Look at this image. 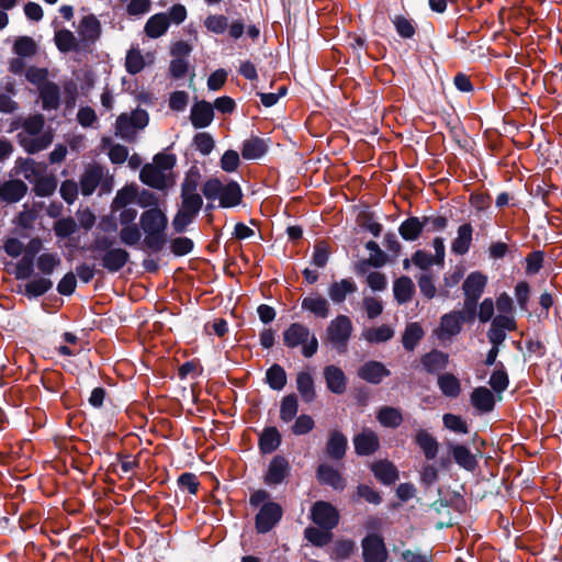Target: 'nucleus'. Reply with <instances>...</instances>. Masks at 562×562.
I'll return each instance as SVG.
<instances>
[{"label": "nucleus", "mask_w": 562, "mask_h": 562, "mask_svg": "<svg viewBox=\"0 0 562 562\" xmlns=\"http://www.w3.org/2000/svg\"><path fill=\"white\" fill-rule=\"evenodd\" d=\"M139 225L144 233L142 249L153 254L160 252L168 243V216L160 207H151L142 212Z\"/></svg>", "instance_id": "obj_1"}, {"label": "nucleus", "mask_w": 562, "mask_h": 562, "mask_svg": "<svg viewBox=\"0 0 562 562\" xmlns=\"http://www.w3.org/2000/svg\"><path fill=\"white\" fill-rule=\"evenodd\" d=\"M202 194L207 201H215L218 199L220 207L231 209L239 205L243 202V190L239 183L231 180L224 184L218 178H209L202 184Z\"/></svg>", "instance_id": "obj_2"}, {"label": "nucleus", "mask_w": 562, "mask_h": 562, "mask_svg": "<svg viewBox=\"0 0 562 562\" xmlns=\"http://www.w3.org/2000/svg\"><path fill=\"white\" fill-rule=\"evenodd\" d=\"M353 326L347 315H338L329 322L325 331V341L339 353L347 351Z\"/></svg>", "instance_id": "obj_3"}, {"label": "nucleus", "mask_w": 562, "mask_h": 562, "mask_svg": "<svg viewBox=\"0 0 562 562\" xmlns=\"http://www.w3.org/2000/svg\"><path fill=\"white\" fill-rule=\"evenodd\" d=\"M283 509L276 502H266L259 508L255 517V528L258 533H267L271 531L282 519Z\"/></svg>", "instance_id": "obj_4"}, {"label": "nucleus", "mask_w": 562, "mask_h": 562, "mask_svg": "<svg viewBox=\"0 0 562 562\" xmlns=\"http://www.w3.org/2000/svg\"><path fill=\"white\" fill-rule=\"evenodd\" d=\"M338 509L328 502L317 501L311 508V519L319 528L333 530L339 524Z\"/></svg>", "instance_id": "obj_5"}, {"label": "nucleus", "mask_w": 562, "mask_h": 562, "mask_svg": "<svg viewBox=\"0 0 562 562\" xmlns=\"http://www.w3.org/2000/svg\"><path fill=\"white\" fill-rule=\"evenodd\" d=\"M363 562H386L389 552L382 536L368 533L361 540Z\"/></svg>", "instance_id": "obj_6"}, {"label": "nucleus", "mask_w": 562, "mask_h": 562, "mask_svg": "<svg viewBox=\"0 0 562 562\" xmlns=\"http://www.w3.org/2000/svg\"><path fill=\"white\" fill-rule=\"evenodd\" d=\"M290 472L291 465L288 459L282 454H276L265 472L263 482L269 486L280 485L290 475Z\"/></svg>", "instance_id": "obj_7"}, {"label": "nucleus", "mask_w": 562, "mask_h": 562, "mask_svg": "<svg viewBox=\"0 0 562 562\" xmlns=\"http://www.w3.org/2000/svg\"><path fill=\"white\" fill-rule=\"evenodd\" d=\"M448 450L452 460L463 470L473 473L479 467V460L470 448L463 443L449 442Z\"/></svg>", "instance_id": "obj_8"}, {"label": "nucleus", "mask_w": 562, "mask_h": 562, "mask_svg": "<svg viewBox=\"0 0 562 562\" xmlns=\"http://www.w3.org/2000/svg\"><path fill=\"white\" fill-rule=\"evenodd\" d=\"M130 252L122 247L109 249V251L101 256H94L95 259L100 258L102 268L110 273H116L122 270L130 261Z\"/></svg>", "instance_id": "obj_9"}, {"label": "nucleus", "mask_w": 562, "mask_h": 562, "mask_svg": "<svg viewBox=\"0 0 562 562\" xmlns=\"http://www.w3.org/2000/svg\"><path fill=\"white\" fill-rule=\"evenodd\" d=\"M101 23L93 14L85 15L79 25V34L83 48L94 44L101 36Z\"/></svg>", "instance_id": "obj_10"}, {"label": "nucleus", "mask_w": 562, "mask_h": 562, "mask_svg": "<svg viewBox=\"0 0 562 562\" xmlns=\"http://www.w3.org/2000/svg\"><path fill=\"white\" fill-rule=\"evenodd\" d=\"M316 479L321 485H327L336 491H344L347 485L341 473L329 464H319L316 469Z\"/></svg>", "instance_id": "obj_11"}, {"label": "nucleus", "mask_w": 562, "mask_h": 562, "mask_svg": "<svg viewBox=\"0 0 562 562\" xmlns=\"http://www.w3.org/2000/svg\"><path fill=\"white\" fill-rule=\"evenodd\" d=\"M357 374L361 380L368 383L380 384L391 372L382 362L370 360L358 369Z\"/></svg>", "instance_id": "obj_12"}, {"label": "nucleus", "mask_w": 562, "mask_h": 562, "mask_svg": "<svg viewBox=\"0 0 562 562\" xmlns=\"http://www.w3.org/2000/svg\"><path fill=\"white\" fill-rule=\"evenodd\" d=\"M370 470L374 477L386 486L395 484V482L400 479V472L397 468L389 460H379L372 462Z\"/></svg>", "instance_id": "obj_13"}, {"label": "nucleus", "mask_w": 562, "mask_h": 562, "mask_svg": "<svg viewBox=\"0 0 562 562\" xmlns=\"http://www.w3.org/2000/svg\"><path fill=\"white\" fill-rule=\"evenodd\" d=\"M310 328L302 323L290 324L282 333L283 345L286 348L295 349L299 346L303 347L304 341L307 340Z\"/></svg>", "instance_id": "obj_14"}, {"label": "nucleus", "mask_w": 562, "mask_h": 562, "mask_svg": "<svg viewBox=\"0 0 562 562\" xmlns=\"http://www.w3.org/2000/svg\"><path fill=\"white\" fill-rule=\"evenodd\" d=\"M423 369L428 374H439L449 363V355L438 349H431L420 357Z\"/></svg>", "instance_id": "obj_15"}, {"label": "nucleus", "mask_w": 562, "mask_h": 562, "mask_svg": "<svg viewBox=\"0 0 562 562\" xmlns=\"http://www.w3.org/2000/svg\"><path fill=\"white\" fill-rule=\"evenodd\" d=\"M214 119L213 105L205 100L198 101L191 108L190 121L193 127H207Z\"/></svg>", "instance_id": "obj_16"}, {"label": "nucleus", "mask_w": 562, "mask_h": 562, "mask_svg": "<svg viewBox=\"0 0 562 562\" xmlns=\"http://www.w3.org/2000/svg\"><path fill=\"white\" fill-rule=\"evenodd\" d=\"M355 452L358 456H371L380 448L378 435L372 430H363L353 437Z\"/></svg>", "instance_id": "obj_17"}, {"label": "nucleus", "mask_w": 562, "mask_h": 562, "mask_svg": "<svg viewBox=\"0 0 562 562\" xmlns=\"http://www.w3.org/2000/svg\"><path fill=\"white\" fill-rule=\"evenodd\" d=\"M324 379L327 389L337 395L345 393L347 389V378L341 368L329 364L324 368Z\"/></svg>", "instance_id": "obj_18"}, {"label": "nucleus", "mask_w": 562, "mask_h": 562, "mask_svg": "<svg viewBox=\"0 0 562 562\" xmlns=\"http://www.w3.org/2000/svg\"><path fill=\"white\" fill-rule=\"evenodd\" d=\"M487 284V277L481 271L468 274L462 283L464 297L480 300Z\"/></svg>", "instance_id": "obj_19"}, {"label": "nucleus", "mask_w": 562, "mask_h": 562, "mask_svg": "<svg viewBox=\"0 0 562 562\" xmlns=\"http://www.w3.org/2000/svg\"><path fill=\"white\" fill-rule=\"evenodd\" d=\"M282 443V436L276 426H267L259 434L258 448L261 454L274 452Z\"/></svg>", "instance_id": "obj_20"}, {"label": "nucleus", "mask_w": 562, "mask_h": 562, "mask_svg": "<svg viewBox=\"0 0 562 562\" xmlns=\"http://www.w3.org/2000/svg\"><path fill=\"white\" fill-rule=\"evenodd\" d=\"M471 405L480 413H490L495 407V396L486 386H477L470 394Z\"/></svg>", "instance_id": "obj_21"}, {"label": "nucleus", "mask_w": 562, "mask_h": 562, "mask_svg": "<svg viewBox=\"0 0 562 562\" xmlns=\"http://www.w3.org/2000/svg\"><path fill=\"white\" fill-rule=\"evenodd\" d=\"M42 109L45 111L57 110L60 106V89L54 81H45L38 89Z\"/></svg>", "instance_id": "obj_22"}, {"label": "nucleus", "mask_w": 562, "mask_h": 562, "mask_svg": "<svg viewBox=\"0 0 562 562\" xmlns=\"http://www.w3.org/2000/svg\"><path fill=\"white\" fill-rule=\"evenodd\" d=\"M473 226L464 223L458 227L457 237L451 241V251L457 256H464L469 252L473 240Z\"/></svg>", "instance_id": "obj_23"}, {"label": "nucleus", "mask_w": 562, "mask_h": 562, "mask_svg": "<svg viewBox=\"0 0 562 562\" xmlns=\"http://www.w3.org/2000/svg\"><path fill=\"white\" fill-rule=\"evenodd\" d=\"M27 192V186L20 179L4 181L0 184V199L7 203L19 202Z\"/></svg>", "instance_id": "obj_24"}, {"label": "nucleus", "mask_w": 562, "mask_h": 562, "mask_svg": "<svg viewBox=\"0 0 562 562\" xmlns=\"http://www.w3.org/2000/svg\"><path fill=\"white\" fill-rule=\"evenodd\" d=\"M301 307L322 319L327 318L330 314L329 303L321 294L305 296L301 302Z\"/></svg>", "instance_id": "obj_25"}, {"label": "nucleus", "mask_w": 562, "mask_h": 562, "mask_svg": "<svg viewBox=\"0 0 562 562\" xmlns=\"http://www.w3.org/2000/svg\"><path fill=\"white\" fill-rule=\"evenodd\" d=\"M268 144L265 138L251 135L245 139L241 146V156L246 160H256L265 156L268 151Z\"/></svg>", "instance_id": "obj_26"}, {"label": "nucleus", "mask_w": 562, "mask_h": 562, "mask_svg": "<svg viewBox=\"0 0 562 562\" xmlns=\"http://www.w3.org/2000/svg\"><path fill=\"white\" fill-rule=\"evenodd\" d=\"M199 213L200 211L180 203L171 221L173 232L176 234H182L187 232L188 226L193 223Z\"/></svg>", "instance_id": "obj_27"}, {"label": "nucleus", "mask_w": 562, "mask_h": 562, "mask_svg": "<svg viewBox=\"0 0 562 562\" xmlns=\"http://www.w3.org/2000/svg\"><path fill=\"white\" fill-rule=\"evenodd\" d=\"M358 288L356 282L351 278L341 279L340 281H334L328 288V296L336 303H342L347 295L357 292Z\"/></svg>", "instance_id": "obj_28"}, {"label": "nucleus", "mask_w": 562, "mask_h": 562, "mask_svg": "<svg viewBox=\"0 0 562 562\" xmlns=\"http://www.w3.org/2000/svg\"><path fill=\"white\" fill-rule=\"evenodd\" d=\"M347 446V437L339 430H333L326 443V453L330 459L341 460L346 454Z\"/></svg>", "instance_id": "obj_29"}, {"label": "nucleus", "mask_w": 562, "mask_h": 562, "mask_svg": "<svg viewBox=\"0 0 562 562\" xmlns=\"http://www.w3.org/2000/svg\"><path fill=\"white\" fill-rule=\"evenodd\" d=\"M55 44L60 53L80 52L83 48L81 42H79L74 33L67 29H61L55 32Z\"/></svg>", "instance_id": "obj_30"}, {"label": "nucleus", "mask_w": 562, "mask_h": 562, "mask_svg": "<svg viewBox=\"0 0 562 562\" xmlns=\"http://www.w3.org/2000/svg\"><path fill=\"white\" fill-rule=\"evenodd\" d=\"M296 390L305 403H312L316 398L315 382L308 371H300L295 379Z\"/></svg>", "instance_id": "obj_31"}, {"label": "nucleus", "mask_w": 562, "mask_h": 562, "mask_svg": "<svg viewBox=\"0 0 562 562\" xmlns=\"http://www.w3.org/2000/svg\"><path fill=\"white\" fill-rule=\"evenodd\" d=\"M138 196V186L136 183H131L124 186L120 189L111 203V212L114 213L128 204L136 202Z\"/></svg>", "instance_id": "obj_32"}, {"label": "nucleus", "mask_w": 562, "mask_h": 562, "mask_svg": "<svg viewBox=\"0 0 562 562\" xmlns=\"http://www.w3.org/2000/svg\"><path fill=\"white\" fill-rule=\"evenodd\" d=\"M139 179L144 184L153 189L164 190L166 188L165 175L154 165L146 164L139 172Z\"/></svg>", "instance_id": "obj_33"}, {"label": "nucleus", "mask_w": 562, "mask_h": 562, "mask_svg": "<svg viewBox=\"0 0 562 562\" xmlns=\"http://www.w3.org/2000/svg\"><path fill=\"white\" fill-rule=\"evenodd\" d=\"M394 299L398 304H405L413 299L415 294V284L407 276H402L393 284Z\"/></svg>", "instance_id": "obj_34"}, {"label": "nucleus", "mask_w": 562, "mask_h": 562, "mask_svg": "<svg viewBox=\"0 0 562 562\" xmlns=\"http://www.w3.org/2000/svg\"><path fill=\"white\" fill-rule=\"evenodd\" d=\"M170 25V19L167 13H156L151 15L145 24V33L150 38L162 36Z\"/></svg>", "instance_id": "obj_35"}, {"label": "nucleus", "mask_w": 562, "mask_h": 562, "mask_svg": "<svg viewBox=\"0 0 562 562\" xmlns=\"http://www.w3.org/2000/svg\"><path fill=\"white\" fill-rule=\"evenodd\" d=\"M423 232V224L418 216H408L398 226V234L405 241L417 240Z\"/></svg>", "instance_id": "obj_36"}, {"label": "nucleus", "mask_w": 562, "mask_h": 562, "mask_svg": "<svg viewBox=\"0 0 562 562\" xmlns=\"http://www.w3.org/2000/svg\"><path fill=\"white\" fill-rule=\"evenodd\" d=\"M20 145L29 154H36L41 150L46 149L53 143V135L46 132L35 138L23 137L22 134L18 135Z\"/></svg>", "instance_id": "obj_37"}, {"label": "nucleus", "mask_w": 562, "mask_h": 562, "mask_svg": "<svg viewBox=\"0 0 562 562\" xmlns=\"http://www.w3.org/2000/svg\"><path fill=\"white\" fill-rule=\"evenodd\" d=\"M103 173L99 166L87 169L80 178L81 193L86 196L91 195L98 188Z\"/></svg>", "instance_id": "obj_38"}, {"label": "nucleus", "mask_w": 562, "mask_h": 562, "mask_svg": "<svg viewBox=\"0 0 562 562\" xmlns=\"http://www.w3.org/2000/svg\"><path fill=\"white\" fill-rule=\"evenodd\" d=\"M416 445L423 450L427 460H434L438 453V441L425 429H420L415 437Z\"/></svg>", "instance_id": "obj_39"}, {"label": "nucleus", "mask_w": 562, "mask_h": 562, "mask_svg": "<svg viewBox=\"0 0 562 562\" xmlns=\"http://www.w3.org/2000/svg\"><path fill=\"white\" fill-rule=\"evenodd\" d=\"M437 384L441 393L450 398H457L461 393V384L453 373H442L438 375Z\"/></svg>", "instance_id": "obj_40"}, {"label": "nucleus", "mask_w": 562, "mask_h": 562, "mask_svg": "<svg viewBox=\"0 0 562 562\" xmlns=\"http://www.w3.org/2000/svg\"><path fill=\"white\" fill-rule=\"evenodd\" d=\"M288 382V376L284 368L278 363H273L266 371V383L274 391L284 389Z\"/></svg>", "instance_id": "obj_41"}, {"label": "nucleus", "mask_w": 562, "mask_h": 562, "mask_svg": "<svg viewBox=\"0 0 562 562\" xmlns=\"http://www.w3.org/2000/svg\"><path fill=\"white\" fill-rule=\"evenodd\" d=\"M52 288L53 281L50 279L38 277L25 284L23 294L27 299H36L47 293Z\"/></svg>", "instance_id": "obj_42"}, {"label": "nucleus", "mask_w": 562, "mask_h": 562, "mask_svg": "<svg viewBox=\"0 0 562 562\" xmlns=\"http://www.w3.org/2000/svg\"><path fill=\"white\" fill-rule=\"evenodd\" d=\"M424 337L423 327L414 322L409 323L402 336V344L405 350L413 351Z\"/></svg>", "instance_id": "obj_43"}, {"label": "nucleus", "mask_w": 562, "mask_h": 562, "mask_svg": "<svg viewBox=\"0 0 562 562\" xmlns=\"http://www.w3.org/2000/svg\"><path fill=\"white\" fill-rule=\"evenodd\" d=\"M33 191L36 196L45 198L50 196L57 189V178L54 175L42 176L40 175L36 179H34Z\"/></svg>", "instance_id": "obj_44"}, {"label": "nucleus", "mask_w": 562, "mask_h": 562, "mask_svg": "<svg viewBox=\"0 0 562 562\" xmlns=\"http://www.w3.org/2000/svg\"><path fill=\"white\" fill-rule=\"evenodd\" d=\"M488 384L491 389L497 394H501L507 390L509 385V376L502 361H498L496 364V369L490 376Z\"/></svg>", "instance_id": "obj_45"}, {"label": "nucleus", "mask_w": 562, "mask_h": 562, "mask_svg": "<svg viewBox=\"0 0 562 562\" xmlns=\"http://www.w3.org/2000/svg\"><path fill=\"white\" fill-rule=\"evenodd\" d=\"M459 314L460 313L452 311L443 314L440 318L441 330L449 337L457 336L462 329V324L464 322Z\"/></svg>", "instance_id": "obj_46"}, {"label": "nucleus", "mask_w": 562, "mask_h": 562, "mask_svg": "<svg viewBox=\"0 0 562 562\" xmlns=\"http://www.w3.org/2000/svg\"><path fill=\"white\" fill-rule=\"evenodd\" d=\"M396 33L404 40L413 38L416 34V24L412 19L406 18L403 14H397L391 19Z\"/></svg>", "instance_id": "obj_47"}, {"label": "nucleus", "mask_w": 562, "mask_h": 562, "mask_svg": "<svg viewBox=\"0 0 562 562\" xmlns=\"http://www.w3.org/2000/svg\"><path fill=\"white\" fill-rule=\"evenodd\" d=\"M299 411V401L296 394L285 395L280 403V419L284 423L292 422Z\"/></svg>", "instance_id": "obj_48"}, {"label": "nucleus", "mask_w": 562, "mask_h": 562, "mask_svg": "<svg viewBox=\"0 0 562 562\" xmlns=\"http://www.w3.org/2000/svg\"><path fill=\"white\" fill-rule=\"evenodd\" d=\"M142 233L143 231L139 224L125 225L121 227L119 238L123 245L135 247L142 239Z\"/></svg>", "instance_id": "obj_49"}, {"label": "nucleus", "mask_w": 562, "mask_h": 562, "mask_svg": "<svg viewBox=\"0 0 562 562\" xmlns=\"http://www.w3.org/2000/svg\"><path fill=\"white\" fill-rule=\"evenodd\" d=\"M305 539L315 547H324L331 541V530H325L317 527H307L304 530Z\"/></svg>", "instance_id": "obj_50"}, {"label": "nucleus", "mask_w": 562, "mask_h": 562, "mask_svg": "<svg viewBox=\"0 0 562 562\" xmlns=\"http://www.w3.org/2000/svg\"><path fill=\"white\" fill-rule=\"evenodd\" d=\"M379 423L384 427L396 428L403 423V416L397 408L382 407L376 416Z\"/></svg>", "instance_id": "obj_51"}, {"label": "nucleus", "mask_w": 562, "mask_h": 562, "mask_svg": "<svg viewBox=\"0 0 562 562\" xmlns=\"http://www.w3.org/2000/svg\"><path fill=\"white\" fill-rule=\"evenodd\" d=\"M394 330L389 325H381L380 327H371L363 333L364 339L370 344L385 342L392 339Z\"/></svg>", "instance_id": "obj_52"}, {"label": "nucleus", "mask_w": 562, "mask_h": 562, "mask_svg": "<svg viewBox=\"0 0 562 562\" xmlns=\"http://www.w3.org/2000/svg\"><path fill=\"white\" fill-rule=\"evenodd\" d=\"M202 175L200 169L196 166H192L184 175V178L181 182L180 193H194L200 194L198 192V188L201 181Z\"/></svg>", "instance_id": "obj_53"}, {"label": "nucleus", "mask_w": 562, "mask_h": 562, "mask_svg": "<svg viewBox=\"0 0 562 562\" xmlns=\"http://www.w3.org/2000/svg\"><path fill=\"white\" fill-rule=\"evenodd\" d=\"M355 499H363L372 505H380L383 501L379 491L374 490L368 484L361 483L356 487Z\"/></svg>", "instance_id": "obj_54"}, {"label": "nucleus", "mask_w": 562, "mask_h": 562, "mask_svg": "<svg viewBox=\"0 0 562 562\" xmlns=\"http://www.w3.org/2000/svg\"><path fill=\"white\" fill-rule=\"evenodd\" d=\"M60 258L57 254L45 252L37 257V269L45 276H49L60 265Z\"/></svg>", "instance_id": "obj_55"}, {"label": "nucleus", "mask_w": 562, "mask_h": 562, "mask_svg": "<svg viewBox=\"0 0 562 562\" xmlns=\"http://www.w3.org/2000/svg\"><path fill=\"white\" fill-rule=\"evenodd\" d=\"M37 46L35 41L30 36H20L15 40L13 52L19 57H31L36 54Z\"/></svg>", "instance_id": "obj_56"}, {"label": "nucleus", "mask_w": 562, "mask_h": 562, "mask_svg": "<svg viewBox=\"0 0 562 562\" xmlns=\"http://www.w3.org/2000/svg\"><path fill=\"white\" fill-rule=\"evenodd\" d=\"M544 251L542 250H533L528 254L525 258V272L528 276L537 274L544 265Z\"/></svg>", "instance_id": "obj_57"}, {"label": "nucleus", "mask_w": 562, "mask_h": 562, "mask_svg": "<svg viewBox=\"0 0 562 562\" xmlns=\"http://www.w3.org/2000/svg\"><path fill=\"white\" fill-rule=\"evenodd\" d=\"M443 426L456 434H468L469 425L468 423L459 415L447 413L442 417Z\"/></svg>", "instance_id": "obj_58"}, {"label": "nucleus", "mask_w": 562, "mask_h": 562, "mask_svg": "<svg viewBox=\"0 0 562 562\" xmlns=\"http://www.w3.org/2000/svg\"><path fill=\"white\" fill-rule=\"evenodd\" d=\"M366 248L372 252L371 257L364 259V263L372 265L374 268H381L387 262V255L380 248L376 241L369 240Z\"/></svg>", "instance_id": "obj_59"}, {"label": "nucleus", "mask_w": 562, "mask_h": 562, "mask_svg": "<svg viewBox=\"0 0 562 562\" xmlns=\"http://www.w3.org/2000/svg\"><path fill=\"white\" fill-rule=\"evenodd\" d=\"M115 239L112 236L108 235H95L92 243L89 245L88 250L95 254V256H101L109 251V249H114Z\"/></svg>", "instance_id": "obj_60"}, {"label": "nucleus", "mask_w": 562, "mask_h": 562, "mask_svg": "<svg viewBox=\"0 0 562 562\" xmlns=\"http://www.w3.org/2000/svg\"><path fill=\"white\" fill-rule=\"evenodd\" d=\"M419 218L423 231L427 233L441 232L448 226V218L442 215H424Z\"/></svg>", "instance_id": "obj_61"}, {"label": "nucleus", "mask_w": 562, "mask_h": 562, "mask_svg": "<svg viewBox=\"0 0 562 562\" xmlns=\"http://www.w3.org/2000/svg\"><path fill=\"white\" fill-rule=\"evenodd\" d=\"M53 229L58 238H67L77 232V223L71 216L63 217L54 223Z\"/></svg>", "instance_id": "obj_62"}, {"label": "nucleus", "mask_w": 562, "mask_h": 562, "mask_svg": "<svg viewBox=\"0 0 562 562\" xmlns=\"http://www.w3.org/2000/svg\"><path fill=\"white\" fill-rule=\"evenodd\" d=\"M204 26L214 34H224L228 29V18L223 14H210L204 20Z\"/></svg>", "instance_id": "obj_63"}, {"label": "nucleus", "mask_w": 562, "mask_h": 562, "mask_svg": "<svg viewBox=\"0 0 562 562\" xmlns=\"http://www.w3.org/2000/svg\"><path fill=\"white\" fill-rule=\"evenodd\" d=\"M145 67V60L138 49H130L125 59L126 71L131 75L140 72Z\"/></svg>", "instance_id": "obj_64"}]
</instances>
